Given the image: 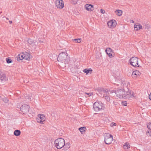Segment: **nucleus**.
<instances>
[{
    "label": "nucleus",
    "mask_w": 151,
    "mask_h": 151,
    "mask_svg": "<svg viewBox=\"0 0 151 151\" xmlns=\"http://www.w3.org/2000/svg\"><path fill=\"white\" fill-rule=\"evenodd\" d=\"M114 93L116 95L117 98L120 99H131L135 98L136 95L133 91L127 90L125 91L124 89H118L115 91Z\"/></svg>",
    "instance_id": "f257e3e1"
},
{
    "label": "nucleus",
    "mask_w": 151,
    "mask_h": 151,
    "mask_svg": "<svg viewBox=\"0 0 151 151\" xmlns=\"http://www.w3.org/2000/svg\"><path fill=\"white\" fill-rule=\"evenodd\" d=\"M69 60L67 53L65 52L60 53L58 58V61L60 62V65L62 67H65V65L68 63Z\"/></svg>",
    "instance_id": "f03ea898"
},
{
    "label": "nucleus",
    "mask_w": 151,
    "mask_h": 151,
    "mask_svg": "<svg viewBox=\"0 0 151 151\" xmlns=\"http://www.w3.org/2000/svg\"><path fill=\"white\" fill-rule=\"evenodd\" d=\"M54 144L55 146L58 149H60L65 146V141L63 138H58L55 141Z\"/></svg>",
    "instance_id": "7ed1b4c3"
},
{
    "label": "nucleus",
    "mask_w": 151,
    "mask_h": 151,
    "mask_svg": "<svg viewBox=\"0 0 151 151\" xmlns=\"http://www.w3.org/2000/svg\"><path fill=\"white\" fill-rule=\"evenodd\" d=\"M104 136L105 143L107 145L111 144L113 139L112 135L109 133H105Z\"/></svg>",
    "instance_id": "20e7f679"
},
{
    "label": "nucleus",
    "mask_w": 151,
    "mask_h": 151,
    "mask_svg": "<svg viewBox=\"0 0 151 151\" xmlns=\"http://www.w3.org/2000/svg\"><path fill=\"white\" fill-rule=\"evenodd\" d=\"M114 90H112L111 91L103 90L101 91V93H103V96H104L105 99L107 101H110V98L109 96L110 94L114 93Z\"/></svg>",
    "instance_id": "39448f33"
},
{
    "label": "nucleus",
    "mask_w": 151,
    "mask_h": 151,
    "mask_svg": "<svg viewBox=\"0 0 151 151\" xmlns=\"http://www.w3.org/2000/svg\"><path fill=\"white\" fill-rule=\"evenodd\" d=\"M138 59L136 57H133L131 58L129 60V63L130 65L135 67H139V65L138 63Z\"/></svg>",
    "instance_id": "423d86ee"
},
{
    "label": "nucleus",
    "mask_w": 151,
    "mask_h": 151,
    "mask_svg": "<svg viewBox=\"0 0 151 151\" xmlns=\"http://www.w3.org/2000/svg\"><path fill=\"white\" fill-rule=\"evenodd\" d=\"M103 104L98 102H95L93 104V109L96 111H98L102 109L103 107Z\"/></svg>",
    "instance_id": "0eeeda50"
},
{
    "label": "nucleus",
    "mask_w": 151,
    "mask_h": 151,
    "mask_svg": "<svg viewBox=\"0 0 151 151\" xmlns=\"http://www.w3.org/2000/svg\"><path fill=\"white\" fill-rule=\"evenodd\" d=\"M29 109V106L27 104H24L20 108V111L24 114L27 113Z\"/></svg>",
    "instance_id": "6e6552de"
},
{
    "label": "nucleus",
    "mask_w": 151,
    "mask_h": 151,
    "mask_svg": "<svg viewBox=\"0 0 151 151\" xmlns=\"http://www.w3.org/2000/svg\"><path fill=\"white\" fill-rule=\"evenodd\" d=\"M45 120V117L43 114H39L37 118V121L39 123L43 124V122Z\"/></svg>",
    "instance_id": "1a4fd4ad"
},
{
    "label": "nucleus",
    "mask_w": 151,
    "mask_h": 151,
    "mask_svg": "<svg viewBox=\"0 0 151 151\" xmlns=\"http://www.w3.org/2000/svg\"><path fill=\"white\" fill-rule=\"evenodd\" d=\"M55 4L57 8L62 9L64 7V4L63 0H56Z\"/></svg>",
    "instance_id": "9d476101"
},
{
    "label": "nucleus",
    "mask_w": 151,
    "mask_h": 151,
    "mask_svg": "<svg viewBox=\"0 0 151 151\" xmlns=\"http://www.w3.org/2000/svg\"><path fill=\"white\" fill-rule=\"evenodd\" d=\"M107 25L109 28L111 29L114 28L116 26V21L114 19L110 20L108 22Z\"/></svg>",
    "instance_id": "9b49d317"
},
{
    "label": "nucleus",
    "mask_w": 151,
    "mask_h": 151,
    "mask_svg": "<svg viewBox=\"0 0 151 151\" xmlns=\"http://www.w3.org/2000/svg\"><path fill=\"white\" fill-rule=\"evenodd\" d=\"M141 74L140 72L137 70H135L133 72L132 74V76L134 78H136L139 76Z\"/></svg>",
    "instance_id": "f8f14e48"
},
{
    "label": "nucleus",
    "mask_w": 151,
    "mask_h": 151,
    "mask_svg": "<svg viewBox=\"0 0 151 151\" xmlns=\"http://www.w3.org/2000/svg\"><path fill=\"white\" fill-rule=\"evenodd\" d=\"M105 51L109 57L111 58L113 57L112 54L113 50L111 48H107L106 49Z\"/></svg>",
    "instance_id": "ddd939ff"
},
{
    "label": "nucleus",
    "mask_w": 151,
    "mask_h": 151,
    "mask_svg": "<svg viewBox=\"0 0 151 151\" xmlns=\"http://www.w3.org/2000/svg\"><path fill=\"white\" fill-rule=\"evenodd\" d=\"M85 9L88 11H92L93 10V6L91 4H87L85 6Z\"/></svg>",
    "instance_id": "4468645a"
},
{
    "label": "nucleus",
    "mask_w": 151,
    "mask_h": 151,
    "mask_svg": "<svg viewBox=\"0 0 151 151\" xmlns=\"http://www.w3.org/2000/svg\"><path fill=\"white\" fill-rule=\"evenodd\" d=\"M142 29V26L139 23H137L134 25V29L135 31H138L139 30Z\"/></svg>",
    "instance_id": "2eb2a0df"
},
{
    "label": "nucleus",
    "mask_w": 151,
    "mask_h": 151,
    "mask_svg": "<svg viewBox=\"0 0 151 151\" xmlns=\"http://www.w3.org/2000/svg\"><path fill=\"white\" fill-rule=\"evenodd\" d=\"M27 42L31 45L32 47L35 46L36 45V43L32 39H29L27 40Z\"/></svg>",
    "instance_id": "dca6fc26"
},
{
    "label": "nucleus",
    "mask_w": 151,
    "mask_h": 151,
    "mask_svg": "<svg viewBox=\"0 0 151 151\" xmlns=\"http://www.w3.org/2000/svg\"><path fill=\"white\" fill-rule=\"evenodd\" d=\"M32 56L30 54L28 53L25 52L24 53V59L27 60H29L31 58Z\"/></svg>",
    "instance_id": "f3484780"
},
{
    "label": "nucleus",
    "mask_w": 151,
    "mask_h": 151,
    "mask_svg": "<svg viewBox=\"0 0 151 151\" xmlns=\"http://www.w3.org/2000/svg\"><path fill=\"white\" fill-rule=\"evenodd\" d=\"M92 71L93 70L91 68H86L83 70V72L85 73L86 75H87L89 73L91 74Z\"/></svg>",
    "instance_id": "a211bd4d"
},
{
    "label": "nucleus",
    "mask_w": 151,
    "mask_h": 151,
    "mask_svg": "<svg viewBox=\"0 0 151 151\" xmlns=\"http://www.w3.org/2000/svg\"><path fill=\"white\" fill-rule=\"evenodd\" d=\"M115 13L116 15L118 16H121L122 13V11L121 10H116L115 11Z\"/></svg>",
    "instance_id": "6ab92c4d"
},
{
    "label": "nucleus",
    "mask_w": 151,
    "mask_h": 151,
    "mask_svg": "<svg viewBox=\"0 0 151 151\" xmlns=\"http://www.w3.org/2000/svg\"><path fill=\"white\" fill-rule=\"evenodd\" d=\"M123 148L125 150H128L130 147V145L128 142H126L124 145H123Z\"/></svg>",
    "instance_id": "aec40b11"
},
{
    "label": "nucleus",
    "mask_w": 151,
    "mask_h": 151,
    "mask_svg": "<svg viewBox=\"0 0 151 151\" xmlns=\"http://www.w3.org/2000/svg\"><path fill=\"white\" fill-rule=\"evenodd\" d=\"M6 76L5 74L1 73L0 75V80L1 81L6 80Z\"/></svg>",
    "instance_id": "412c9836"
},
{
    "label": "nucleus",
    "mask_w": 151,
    "mask_h": 151,
    "mask_svg": "<svg viewBox=\"0 0 151 151\" xmlns=\"http://www.w3.org/2000/svg\"><path fill=\"white\" fill-rule=\"evenodd\" d=\"M19 58L20 60H22L24 58V53H22L18 55Z\"/></svg>",
    "instance_id": "4be33fe9"
},
{
    "label": "nucleus",
    "mask_w": 151,
    "mask_h": 151,
    "mask_svg": "<svg viewBox=\"0 0 151 151\" xmlns=\"http://www.w3.org/2000/svg\"><path fill=\"white\" fill-rule=\"evenodd\" d=\"M20 133L21 132L19 130H15L14 132V134L16 136H19L20 134Z\"/></svg>",
    "instance_id": "5701e85b"
},
{
    "label": "nucleus",
    "mask_w": 151,
    "mask_h": 151,
    "mask_svg": "<svg viewBox=\"0 0 151 151\" xmlns=\"http://www.w3.org/2000/svg\"><path fill=\"white\" fill-rule=\"evenodd\" d=\"M86 129V127H82L79 128V130L82 133L84 132Z\"/></svg>",
    "instance_id": "b1692460"
},
{
    "label": "nucleus",
    "mask_w": 151,
    "mask_h": 151,
    "mask_svg": "<svg viewBox=\"0 0 151 151\" xmlns=\"http://www.w3.org/2000/svg\"><path fill=\"white\" fill-rule=\"evenodd\" d=\"M128 82H127L124 79H123L122 80V83L121 84L122 85H123L124 86H126L127 85V83Z\"/></svg>",
    "instance_id": "393cba45"
},
{
    "label": "nucleus",
    "mask_w": 151,
    "mask_h": 151,
    "mask_svg": "<svg viewBox=\"0 0 151 151\" xmlns=\"http://www.w3.org/2000/svg\"><path fill=\"white\" fill-rule=\"evenodd\" d=\"M71 2L72 4L76 5L77 4L78 0H71Z\"/></svg>",
    "instance_id": "a878e982"
},
{
    "label": "nucleus",
    "mask_w": 151,
    "mask_h": 151,
    "mask_svg": "<svg viewBox=\"0 0 151 151\" xmlns=\"http://www.w3.org/2000/svg\"><path fill=\"white\" fill-rule=\"evenodd\" d=\"M2 99L3 101L6 103H8L9 101L8 99L6 97H4Z\"/></svg>",
    "instance_id": "bb28decb"
},
{
    "label": "nucleus",
    "mask_w": 151,
    "mask_h": 151,
    "mask_svg": "<svg viewBox=\"0 0 151 151\" xmlns=\"http://www.w3.org/2000/svg\"><path fill=\"white\" fill-rule=\"evenodd\" d=\"M73 41H75V42L76 43H80L81 42V39H74L73 40Z\"/></svg>",
    "instance_id": "cd10ccee"
},
{
    "label": "nucleus",
    "mask_w": 151,
    "mask_h": 151,
    "mask_svg": "<svg viewBox=\"0 0 151 151\" xmlns=\"http://www.w3.org/2000/svg\"><path fill=\"white\" fill-rule=\"evenodd\" d=\"M122 104L123 106H126L127 105V102L126 101H122Z\"/></svg>",
    "instance_id": "c85d7f7f"
},
{
    "label": "nucleus",
    "mask_w": 151,
    "mask_h": 151,
    "mask_svg": "<svg viewBox=\"0 0 151 151\" xmlns=\"http://www.w3.org/2000/svg\"><path fill=\"white\" fill-rule=\"evenodd\" d=\"M147 126L149 129L151 130V123H149L147 124Z\"/></svg>",
    "instance_id": "c756f323"
},
{
    "label": "nucleus",
    "mask_w": 151,
    "mask_h": 151,
    "mask_svg": "<svg viewBox=\"0 0 151 151\" xmlns=\"http://www.w3.org/2000/svg\"><path fill=\"white\" fill-rule=\"evenodd\" d=\"M143 28L145 29H147L148 28V26L146 24H144Z\"/></svg>",
    "instance_id": "7c9ffc66"
},
{
    "label": "nucleus",
    "mask_w": 151,
    "mask_h": 151,
    "mask_svg": "<svg viewBox=\"0 0 151 151\" xmlns=\"http://www.w3.org/2000/svg\"><path fill=\"white\" fill-rule=\"evenodd\" d=\"M146 134L147 135L149 136H151V131H147L146 133Z\"/></svg>",
    "instance_id": "2f4dec72"
},
{
    "label": "nucleus",
    "mask_w": 151,
    "mask_h": 151,
    "mask_svg": "<svg viewBox=\"0 0 151 151\" xmlns=\"http://www.w3.org/2000/svg\"><path fill=\"white\" fill-rule=\"evenodd\" d=\"M6 62H7V63H11L12 62V60L10 59H8V58H6Z\"/></svg>",
    "instance_id": "473e14b6"
},
{
    "label": "nucleus",
    "mask_w": 151,
    "mask_h": 151,
    "mask_svg": "<svg viewBox=\"0 0 151 151\" xmlns=\"http://www.w3.org/2000/svg\"><path fill=\"white\" fill-rule=\"evenodd\" d=\"M116 125V124L114 122L111 123L110 124V126L111 127H113V126H115Z\"/></svg>",
    "instance_id": "72a5a7b5"
},
{
    "label": "nucleus",
    "mask_w": 151,
    "mask_h": 151,
    "mask_svg": "<svg viewBox=\"0 0 151 151\" xmlns=\"http://www.w3.org/2000/svg\"><path fill=\"white\" fill-rule=\"evenodd\" d=\"M85 94H87L88 95L87 97H88V96H91L93 94L92 93H85Z\"/></svg>",
    "instance_id": "f704fd0d"
},
{
    "label": "nucleus",
    "mask_w": 151,
    "mask_h": 151,
    "mask_svg": "<svg viewBox=\"0 0 151 151\" xmlns=\"http://www.w3.org/2000/svg\"><path fill=\"white\" fill-rule=\"evenodd\" d=\"M100 11H101V12L102 14H104L105 12V11L103 9H100Z\"/></svg>",
    "instance_id": "c9c22d12"
},
{
    "label": "nucleus",
    "mask_w": 151,
    "mask_h": 151,
    "mask_svg": "<svg viewBox=\"0 0 151 151\" xmlns=\"http://www.w3.org/2000/svg\"><path fill=\"white\" fill-rule=\"evenodd\" d=\"M149 98L151 100V93L150 94L149 96Z\"/></svg>",
    "instance_id": "e433bc0d"
},
{
    "label": "nucleus",
    "mask_w": 151,
    "mask_h": 151,
    "mask_svg": "<svg viewBox=\"0 0 151 151\" xmlns=\"http://www.w3.org/2000/svg\"><path fill=\"white\" fill-rule=\"evenodd\" d=\"M29 100L30 101H32L33 100V98H29Z\"/></svg>",
    "instance_id": "4c0bfd02"
},
{
    "label": "nucleus",
    "mask_w": 151,
    "mask_h": 151,
    "mask_svg": "<svg viewBox=\"0 0 151 151\" xmlns=\"http://www.w3.org/2000/svg\"><path fill=\"white\" fill-rule=\"evenodd\" d=\"M9 22L10 24H12V22L11 21H9Z\"/></svg>",
    "instance_id": "58836bf2"
},
{
    "label": "nucleus",
    "mask_w": 151,
    "mask_h": 151,
    "mask_svg": "<svg viewBox=\"0 0 151 151\" xmlns=\"http://www.w3.org/2000/svg\"><path fill=\"white\" fill-rule=\"evenodd\" d=\"M39 42L40 43H43V41H40Z\"/></svg>",
    "instance_id": "ea45409f"
},
{
    "label": "nucleus",
    "mask_w": 151,
    "mask_h": 151,
    "mask_svg": "<svg viewBox=\"0 0 151 151\" xmlns=\"http://www.w3.org/2000/svg\"><path fill=\"white\" fill-rule=\"evenodd\" d=\"M68 145L67 144H66L65 145V146H67Z\"/></svg>",
    "instance_id": "a19ab883"
},
{
    "label": "nucleus",
    "mask_w": 151,
    "mask_h": 151,
    "mask_svg": "<svg viewBox=\"0 0 151 151\" xmlns=\"http://www.w3.org/2000/svg\"><path fill=\"white\" fill-rule=\"evenodd\" d=\"M134 21H132V23H134Z\"/></svg>",
    "instance_id": "79ce46f5"
}]
</instances>
